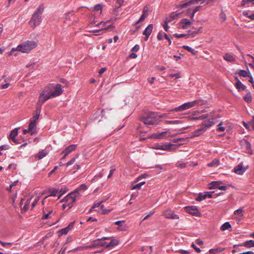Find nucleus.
I'll use <instances>...</instances> for the list:
<instances>
[{
  "mask_svg": "<svg viewBox=\"0 0 254 254\" xmlns=\"http://www.w3.org/2000/svg\"><path fill=\"white\" fill-rule=\"evenodd\" d=\"M63 92L62 85L59 83L54 86H46L40 94L38 104L41 106L48 100L61 95Z\"/></svg>",
  "mask_w": 254,
  "mask_h": 254,
  "instance_id": "1",
  "label": "nucleus"
},
{
  "mask_svg": "<svg viewBox=\"0 0 254 254\" xmlns=\"http://www.w3.org/2000/svg\"><path fill=\"white\" fill-rule=\"evenodd\" d=\"M38 45L37 42L34 41H27L19 45L15 48H12L10 52V55L16 56V54L14 52L17 51L22 53H28L32 49L36 48Z\"/></svg>",
  "mask_w": 254,
  "mask_h": 254,
  "instance_id": "2",
  "label": "nucleus"
},
{
  "mask_svg": "<svg viewBox=\"0 0 254 254\" xmlns=\"http://www.w3.org/2000/svg\"><path fill=\"white\" fill-rule=\"evenodd\" d=\"M45 6L43 3L39 5L37 10L33 14L29 21L31 26L34 28L39 25L42 21V14L44 10Z\"/></svg>",
  "mask_w": 254,
  "mask_h": 254,
  "instance_id": "3",
  "label": "nucleus"
},
{
  "mask_svg": "<svg viewBox=\"0 0 254 254\" xmlns=\"http://www.w3.org/2000/svg\"><path fill=\"white\" fill-rule=\"evenodd\" d=\"M79 190L76 189L73 191L67 194L64 199L63 201L67 202L69 201L68 205L69 208H71L73 206V203L77 199H79L81 194L79 192Z\"/></svg>",
  "mask_w": 254,
  "mask_h": 254,
  "instance_id": "4",
  "label": "nucleus"
},
{
  "mask_svg": "<svg viewBox=\"0 0 254 254\" xmlns=\"http://www.w3.org/2000/svg\"><path fill=\"white\" fill-rule=\"evenodd\" d=\"M199 1H203V0H190L188 1H182L176 4V9H178L177 10H176V15H178L181 13L182 12L179 11V9H184L187 7L188 6L197 3Z\"/></svg>",
  "mask_w": 254,
  "mask_h": 254,
  "instance_id": "5",
  "label": "nucleus"
},
{
  "mask_svg": "<svg viewBox=\"0 0 254 254\" xmlns=\"http://www.w3.org/2000/svg\"><path fill=\"white\" fill-rule=\"evenodd\" d=\"M141 121L146 125H154L157 121V117L154 113L150 112L146 117H143Z\"/></svg>",
  "mask_w": 254,
  "mask_h": 254,
  "instance_id": "6",
  "label": "nucleus"
},
{
  "mask_svg": "<svg viewBox=\"0 0 254 254\" xmlns=\"http://www.w3.org/2000/svg\"><path fill=\"white\" fill-rule=\"evenodd\" d=\"M171 137L172 138L171 141L173 142H175V138L173 135L171 134L170 132L168 131H165L162 132H157L152 134L151 135V137L155 139H163L166 138H169Z\"/></svg>",
  "mask_w": 254,
  "mask_h": 254,
  "instance_id": "7",
  "label": "nucleus"
},
{
  "mask_svg": "<svg viewBox=\"0 0 254 254\" xmlns=\"http://www.w3.org/2000/svg\"><path fill=\"white\" fill-rule=\"evenodd\" d=\"M209 119L204 121L202 125L206 127H209L217 122V119L220 118L219 115H215V113H211L209 115Z\"/></svg>",
  "mask_w": 254,
  "mask_h": 254,
  "instance_id": "8",
  "label": "nucleus"
},
{
  "mask_svg": "<svg viewBox=\"0 0 254 254\" xmlns=\"http://www.w3.org/2000/svg\"><path fill=\"white\" fill-rule=\"evenodd\" d=\"M198 100H194L193 101L185 103L183 105L179 106L178 107H176V112H181L185 110L188 109L191 107H193L198 104Z\"/></svg>",
  "mask_w": 254,
  "mask_h": 254,
  "instance_id": "9",
  "label": "nucleus"
},
{
  "mask_svg": "<svg viewBox=\"0 0 254 254\" xmlns=\"http://www.w3.org/2000/svg\"><path fill=\"white\" fill-rule=\"evenodd\" d=\"M173 145L174 144L171 143H161L154 144L151 147L156 150L169 151L171 149Z\"/></svg>",
  "mask_w": 254,
  "mask_h": 254,
  "instance_id": "10",
  "label": "nucleus"
},
{
  "mask_svg": "<svg viewBox=\"0 0 254 254\" xmlns=\"http://www.w3.org/2000/svg\"><path fill=\"white\" fill-rule=\"evenodd\" d=\"M32 198V197H31L30 198H28L27 199L24 198L21 199L20 202V206L22 210L24 211H27L28 210L29 208V204Z\"/></svg>",
  "mask_w": 254,
  "mask_h": 254,
  "instance_id": "11",
  "label": "nucleus"
},
{
  "mask_svg": "<svg viewBox=\"0 0 254 254\" xmlns=\"http://www.w3.org/2000/svg\"><path fill=\"white\" fill-rule=\"evenodd\" d=\"M56 215V212L53 211V210L49 208H46L43 210V215L42 216V219H48L51 218L52 216Z\"/></svg>",
  "mask_w": 254,
  "mask_h": 254,
  "instance_id": "12",
  "label": "nucleus"
},
{
  "mask_svg": "<svg viewBox=\"0 0 254 254\" xmlns=\"http://www.w3.org/2000/svg\"><path fill=\"white\" fill-rule=\"evenodd\" d=\"M102 247V239H97L93 241L91 245L86 246L85 249L97 248Z\"/></svg>",
  "mask_w": 254,
  "mask_h": 254,
  "instance_id": "13",
  "label": "nucleus"
},
{
  "mask_svg": "<svg viewBox=\"0 0 254 254\" xmlns=\"http://www.w3.org/2000/svg\"><path fill=\"white\" fill-rule=\"evenodd\" d=\"M186 211L190 214L197 216L200 214V212L198 209L194 206L186 207Z\"/></svg>",
  "mask_w": 254,
  "mask_h": 254,
  "instance_id": "14",
  "label": "nucleus"
},
{
  "mask_svg": "<svg viewBox=\"0 0 254 254\" xmlns=\"http://www.w3.org/2000/svg\"><path fill=\"white\" fill-rule=\"evenodd\" d=\"M77 148V144H71L67 146L61 154H65V155H68L72 152L75 150Z\"/></svg>",
  "mask_w": 254,
  "mask_h": 254,
  "instance_id": "15",
  "label": "nucleus"
},
{
  "mask_svg": "<svg viewBox=\"0 0 254 254\" xmlns=\"http://www.w3.org/2000/svg\"><path fill=\"white\" fill-rule=\"evenodd\" d=\"M191 25V22L187 19H183L179 24V27L182 29H187Z\"/></svg>",
  "mask_w": 254,
  "mask_h": 254,
  "instance_id": "16",
  "label": "nucleus"
},
{
  "mask_svg": "<svg viewBox=\"0 0 254 254\" xmlns=\"http://www.w3.org/2000/svg\"><path fill=\"white\" fill-rule=\"evenodd\" d=\"M246 169L243 166V163H240L234 169V171L237 174L242 175L246 171Z\"/></svg>",
  "mask_w": 254,
  "mask_h": 254,
  "instance_id": "17",
  "label": "nucleus"
},
{
  "mask_svg": "<svg viewBox=\"0 0 254 254\" xmlns=\"http://www.w3.org/2000/svg\"><path fill=\"white\" fill-rule=\"evenodd\" d=\"M174 19H175V15L174 14V12H173L171 14V16L170 17L166 18V19L164 22V23L163 25V28L167 32L168 31V28L169 27L168 25V24L169 23H170V22H171L172 20H173Z\"/></svg>",
  "mask_w": 254,
  "mask_h": 254,
  "instance_id": "18",
  "label": "nucleus"
},
{
  "mask_svg": "<svg viewBox=\"0 0 254 254\" xmlns=\"http://www.w3.org/2000/svg\"><path fill=\"white\" fill-rule=\"evenodd\" d=\"M153 25L152 24H149L143 32V34L145 36H150L153 30Z\"/></svg>",
  "mask_w": 254,
  "mask_h": 254,
  "instance_id": "19",
  "label": "nucleus"
},
{
  "mask_svg": "<svg viewBox=\"0 0 254 254\" xmlns=\"http://www.w3.org/2000/svg\"><path fill=\"white\" fill-rule=\"evenodd\" d=\"M237 82L235 84L236 87L240 90H244L246 87L238 79L237 77H235Z\"/></svg>",
  "mask_w": 254,
  "mask_h": 254,
  "instance_id": "20",
  "label": "nucleus"
},
{
  "mask_svg": "<svg viewBox=\"0 0 254 254\" xmlns=\"http://www.w3.org/2000/svg\"><path fill=\"white\" fill-rule=\"evenodd\" d=\"M48 152L46 150H42L39 151L37 154L35 155V157L36 158H38V159H41L46 156L48 154Z\"/></svg>",
  "mask_w": 254,
  "mask_h": 254,
  "instance_id": "21",
  "label": "nucleus"
},
{
  "mask_svg": "<svg viewBox=\"0 0 254 254\" xmlns=\"http://www.w3.org/2000/svg\"><path fill=\"white\" fill-rule=\"evenodd\" d=\"M223 59L225 61L229 62H231V63H233V62H235V61H236V59H235V58L234 57V56H233V55H232L230 54H228V53L226 54L223 56Z\"/></svg>",
  "mask_w": 254,
  "mask_h": 254,
  "instance_id": "22",
  "label": "nucleus"
},
{
  "mask_svg": "<svg viewBox=\"0 0 254 254\" xmlns=\"http://www.w3.org/2000/svg\"><path fill=\"white\" fill-rule=\"evenodd\" d=\"M222 184V182L220 181H213L211 182V184H209V189H214L220 187V185Z\"/></svg>",
  "mask_w": 254,
  "mask_h": 254,
  "instance_id": "23",
  "label": "nucleus"
},
{
  "mask_svg": "<svg viewBox=\"0 0 254 254\" xmlns=\"http://www.w3.org/2000/svg\"><path fill=\"white\" fill-rule=\"evenodd\" d=\"M164 216L167 218L174 219L175 218V214L173 211L170 209H167L164 213Z\"/></svg>",
  "mask_w": 254,
  "mask_h": 254,
  "instance_id": "24",
  "label": "nucleus"
},
{
  "mask_svg": "<svg viewBox=\"0 0 254 254\" xmlns=\"http://www.w3.org/2000/svg\"><path fill=\"white\" fill-rule=\"evenodd\" d=\"M36 124H37L36 123L30 122L28 126V129L30 130V133L31 135H33L36 133L35 128L36 127Z\"/></svg>",
  "mask_w": 254,
  "mask_h": 254,
  "instance_id": "25",
  "label": "nucleus"
},
{
  "mask_svg": "<svg viewBox=\"0 0 254 254\" xmlns=\"http://www.w3.org/2000/svg\"><path fill=\"white\" fill-rule=\"evenodd\" d=\"M234 215L238 219H240L243 216V208H240L234 211Z\"/></svg>",
  "mask_w": 254,
  "mask_h": 254,
  "instance_id": "26",
  "label": "nucleus"
},
{
  "mask_svg": "<svg viewBox=\"0 0 254 254\" xmlns=\"http://www.w3.org/2000/svg\"><path fill=\"white\" fill-rule=\"evenodd\" d=\"M243 14L244 16H247L251 20H254V11L250 10L245 11L243 12Z\"/></svg>",
  "mask_w": 254,
  "mask_h": 254,
  "instance_id": "27",
  "label": "nucleus"
},
{
  "mask_svg": "<svg viewBox=\"0 0 254 254\" xmlns=\"http://www.w3.org/2000/svg\"><path fill=\"white\" fill-rule=\"evenodd\" d=\"M40 113V109H39V111H38V110H37L35 115L33 116V117L31 119L30 122L37 124V121H38V120L39 119V118Z\"/></svg>",
  "mask_w": 254,
  "mask_h": 254,
  "instance_id": "28",
  "label": "nucleus"
},
{
  "mask_svg": "<svg viewBox=\"0 0 254 254\" xmlns=\"http://www.w3.org/2000/svg\"><path fill=\"white\" fill-rule=\"evenodd\" d=\"M241 246L247 248H251L254 247V240H249L243 243Z\"/></svg>",
  "mask_w": 254,
  "mask_h": 254,
  "instance_id": "29",
  "label": "nucleus"
},
{
  "mask_svg": "<svg viewBox=\"0 0 254 254\" xmlns=\"http://www.w3.org/2000/svg\"><path fill=\"white\" fill-rule=\"evenodd\" d=\"M102 8H103V5L101 4H96L93 7L91 8L90 10L95 11H100V14L102 13Z\"/></svg>",
  "mask_w": 254,
  "mask_h": 254,
  "instance_id": "30",
  "label": "nucleus"
},
{
  "mask_svg": "<svg viewBox=\"0 0 254 254\" xmlns=\"http://www.w3.org/2000/svg\"><path fill=\"white\" fill-rule=\"evenodd\" d=\"M232 228L231 224L229 222H226L224 223L220 227V230L222 231L226 230H230Z\"/></svg>",
  "mask_w": 254,
  "mask_h": 254,
  "instance_id": "31",
  "label": "nucleus"
},
{
  "mask_svg": "<svg viewBox=\"0 0 254 254\" xmlns=\"http://www.w3.org/2000/svg\"><path fill=\"white\" fill-rule=\"evenodd\" d=\"M18 134V128H14V129L12 130L10 133V134L9 135V139L11 140L15 138V137Z\"/></svg>",
  "mask_w": 254,
  "mask_h": 254,
  "instance_id": "32",
  "label": "nucleus"
},
{
  "mask_svg": "<svg viewBox=\"0 0 254 254\" xmlns=\"http://www.w3.org/2000/svg\"><path fill=\"white\" fill-rule=\"evenodd\" d=\"M219 164V160L217 159H214L213 161L208 164V166L210 167H217Z\"/></svg>",
  "mask_w": 254,
  "mask_h": 254,
  "instance_id": "33",
  "label": "nucleus"
},
{
  "mask_svg": "<svg viewBox=\"0 0 254 254\" xmlns=\"http://www.w3.org/2000/svg\"><path fill=\"white\" fill-rule=\"evenodd\" d=\"M244 99L247 103H251L252 102V99L251 94L249 90L247 91L246 95L244 97Z\"/></svg>",
  "mask_w": 254,
  "mask_h": 254,
  "instance_id": "34",
  "label": "nucleus"
},
{
  "mask_svg": "<svg viewBox=\"0 0 254 254\" xmlns=\"http://www.w3.org/2000/svg\"><path fill=\"white\" fill-rule=\"evenodd\" d=\"M207 197V194H205V192L204 193H199L198 196L196 198V200L198 201H201L205 199Z\"/></svg>",
  "mask_w": 254,
  "mask_h": 254,
  "instance_id": "35",
  "label": "nucleus"
},
{
  "mask_svg": "<svg viewBox=\"0 0 254 254\" xmlns=\"http://www.w3.org/2000/svg\"><path fill=\"white\" fill-rule=\"evenodd\" d=\"M223 250H224V249L222 248H217L216 249H212L209 250V253L210 254H215L218 252L219 253L222 252L223 251Z\"/></svg>",
  "mask_w": 254,
  "mask_h": 254,
  "instance_id": "36",
  "label": "nucleus"
},
{
  "mask_svg": "<svg viewBox=\"0 0 254 254\" xmlns=\"http://www.w3.org/2000/svg\"><path fill=\"white\" fill-rule=\"evenodd\" d=\"M208 117L207 115H203L199 117H190L189 120L190 121H194V120H202L204 119H205Z\"/></svg>",
  "mask_w": 254,
  "mask_h": 254,
  "instance_id": "37",
  "label": "nucleus"
},
{
  "mask_svg": "<svg viewBox=\"0 0 254 254\" xmlns=\"http://www.w3.org/2000/svg\"><path fill=\"white\" fill-rule=\"evenodd\" d=\"M205 130V129L204 127H201L197 130H196L194 132V134L195 136H199L201 133H202Z\"/></svg>",
  "mask_w": 254,
  "mask_h": 254,
  "instance_id": "38",
  "label": "nucleus"
},
{
  "mask_svg": "<svg viewBox=\"0 0 254 254\" xmlns=\"http://www.w3.org/2000/svg\"><path fill=\"white\" fill-rule=\"evenodd\" d=\"M183 48L185 49V50L189 51L193 55H195L196 51L194 50V49L191 48V47L188 46H183Z\"/></svg>",
  "mask_w": 254,
  "mask_h": 254,
  "instance_id": "39",
  "label": "nucleus"
},
{
  "mask_svg": "<svg viewBox=\"0 0 254 254\" xmlns=\"http://www.w3.org/2000/svg\"><path fill=\"white\" fill-rule=\"evenodd\" d=\"M78 157V155L76 154L74 157H73L70 160H69L66 163H65V165L67 167L69 165L73 164L74 163V162L75 161L76 159Z\"/></svg>",
  "mask_w": 254,
  "mask_h": 254,
  "instance_id": "40",
  "label": "nucleus"
},
{
  "mask_svg": "<svg viewBox=\"0 0 254 254\" xmlns=\"http://www.w3.org/2000/svg\"><path fill=\"white\" fill-rule=\"evenodd\" d=\"M200 29H201V28H200L198 30H195L194 31H190L189 32V35L190 36H191L192 37H194L196 35V34H197V33L200 32Z\"/></svg>",
  "mask_w": 254,
  "mask_h": 254,
  "instance_id": "41",
  "label": "nucleus"
},
{
  "mask_svg": "<svg viewBox=\"0 0 254 254\" xmlns=\"http://www.w3.org/2000/svg\"><path fill=\"white\" fill-rule=\"evenodd\" d=\"M49 191L51 192V194L49 196H56L58 191V190H57L56 189L53 188L50 189Z\"/></svg>",
  "mask_w": 254,
  "mask_h": 254,
  "instance_id": "42",
  "label": "nucleus"
},
{
  "mask_svg": "<svg viewBox=\"0 0 254 254\" xmlns=\"http://www.w3.org/2000/svg\"><path fill=\"white\" fill-rule=\"evenodd\" d=\"M145 183V182L144 181L143 182H141L138 184H137L135 185H134L133 187H132V190H134V189H139Z\"/></svg>",
  "mask_w": 254,
  "mask_h": 254,
  "instance_id": "43",
  "label": "nucleus"
},
{
  "mask_svg": "<svg viewBox=\"0 0 254 254\" xmlns=\"http://www.w3.org/2000/svg\"><path fill=\"white\" fill-rule=\"evenodd\" d=\"M69 231L66 227L63 228L58 231V233H60L61 235H66L68 233Z\"/></svg>",
  "mask_w": 254,
  "mask_h": 254,
  "instance_id": "44",
  "label": "nucleus"
},
{
  "mask_svg": "<svg viewBox=\"0 0 254 254\" xmlns=\"http://www.w3.org/2000/svg\"><path fill=\"white\" fill-rule=\"evenodd\" d=\"M238 73L240 76H243V77H247V76H249L248 74V72L246 70H239V71L238 72Z\"/></svg>",
  "mask_w": 254,
  "mask_h": 254,
  "instance_id": "45",
  "label": "nucleus"
},
{
  "mask_svg": "<svg viewBox=\"0 0 254 254\" xmlns=\"http://www.w3.org/2000/svg\"><path fill=\"white\" fill-rule=\"evenodd\" d=\"M118 244V242L117 240L111 239V241L110 243H109L108 246H110V247H114L115 246H116Z\"/></svg>",
  "mask_w": 254,
  "mask_h": 254,
  "instance_id": "46",
  "label": "nucleus"
},
{
  "mask_svg": "<svg viewBox=\"0 0 254 254\" xmlns=\"http://www.w3.org/2000/svg\"><path fill=\"white\" fill-rule=\"evenodd\" d=\"M176 165L180 168H184L186 167V164L181 161H178Z\"/></svg>",
  "mask_w": 254,
  "mask_h": 254,
  "instance_id": "47",
  "label": "nucleus"
},
{
  "mask_svg": "<svg viewBox=\"0 0 254 254\" xmlns=\"http://www.w3.org/2000/svg\"><path fill=\"white\" fill-rule=\"evenodd\" d=\"M146 16H145V14H142L140 18L135 22V25H137L144 20Z\"/></svg>",
  "mask_w": 254,
  "mask_h": 254,
  "instance_id": "48",
  "label": "nucleus"
},
{
  "mask_svg": "<svg viewBox=\"0 0 254 254\" xmlns=\"http://www.w3.org/2000/svg\"><path fill=\"white\" fill-rule=\"evenodd\" d=\"M40 200V196H37L35 199L34 200V201L32 202V209H33L37 204V202L39 201Z\"/></svg>",
  "mask_w": 254,
  "mask_h": 254,
  "instance_id": "49",
  "label": "nucleus"
},
{
  "mask_svg": "<svg viewBox=\"0 0 254 254\" xmlns=\"http://www.w3.org/2000/svg\"><path fill=\"white\" fill-rule=\"evenodd\" d=\"M87 189V186L85 184H81L80 186L77 189L78 190H85Z\"/></svg>",
  "mask_w": 254,
  "mask_h": 254,
  "instance_id": "50",
  "label": "nucleus"
},
{
  "mask_svg": "<svg viewBox=\"0 0 254 254\" xmlns=\"http://www.w3.org/2000/svg\"><path fill=\"white\" fill-rule=\"evenodd\" d=\"M101 210H102V213L103 214H107L110 212V210H108L104 208V206L103 205H102L101 206Z\"/></svg>",
  "mask_w": 254,
  "mask_h": 254,
  "instance_id": "51",
  "label": "nucleus"
},
{
  "mask_svg": "<svg viewBox=\"0 0 254 254\" xmlns=\"http://www.w3.org/2000/svg\"><path fill=\"white\" fill-rule=\"evenodd\" d=\"M102 202L103 201H102L94 203V205L91 208L90 211H92L96 207H99L101 205V204L102 203Z\"/></svg>",
  "mask_w": 254,
  "mask_h": 254,
  "instance_id": "52",
  "label": "nucleus"
},
{
  "mask_svg": "<svg viewBox=\"0 0 254 254\" xmlns=\"http://www.w3.org/2000/svg\"><path fill=\"white\" fill-rule=\"evenodd\" d=\"M125 223V220H120V221H117L115 222V224L116 225H118L120 227H121L123 226V224Z\"/></svg>",
  "mask_w": 254,
  "mask_h": 254,
  "instance_id": "53",
  "label": "nucleus"
},
{
  "mask_svg": "<svg viewBox=\"0 0 254 254\" xmlns=\"http://www.w3.org/2000/svg\"><path fill=\"white\" fill-rule=\"evenodd\" d=\"M139 46L138 44H136L131 49V51L136 52L139 50Z\"/></svg>",
  "mask_w": 254,
  "mask_h": 254,
  "instance_id": "54",
  "label": "nucleus"
},
{
  "mask_svg": "<svg viewBox=\"0 0 254 254\" xmlns=\"http://www.w3.org/2000/svg\"><path fill=\"white\" fill-rule=\"evenodd\" d=\"M222 125V123H220L218 124V128L217 129L218 131H224L225 130V127H222L221 125Z\"/></svg>",
  "mask_w": 254,
  "mask_h": 254,
  "instance_id": "55",
  "label": "nucleus"
},
{
  "mask_svg": "<svg viewBox=\"0 0 254 254\" xmlns=\"http://www.w3.org/2000/svg\"><path fill=\"white\" fill-rule=\"evenodd\" d=\"M8 149V146L7 145H1L0 146V155H2L1 151L3 150H7Z\"/></svg>",
  "mask_w": 254,
  "mask_h": 254,
  "instance_id": "56",
  "label": "nucleus"
},
{
  "mask_svg": "<svg viewBox=\"0 0 254 254\" xmlns=\"http://www.w3.org/2000/svg\"><path fill=\"white\" fill-rule=\"evenodd\" d=\"M176 253H179L182 254H190V252L188 251H185V250H179L178 251H176Z\"/></svg>",
  "mask_w": 254,
  "mask_h": 254,
  "instance_id": "57",
  "label": "nucleus"
},
{
  "mask_svg": "<svg viewBox=\"0 0 254 254\" xmlns=\"http://www.w3.org/2000/svg\"><path fill=\"white\" fill-rule=\"evenodd\" d=\"M248 2H252L253 4L254 3V0H242V5H245L246 3Z\"/></svg>",
  "mask_w": 254,
  "mask_h": 254,
  "instance_id": "58",
  "label": "nucleus"
},
{
  "mask_svg": "<svg viewBox=\"0 0 254 254\" xmlns=\"http://www.w3.org/2000/svg\"><path fill=\"white\" fill-rule=\"evenodd\" d=\"M74 222H70L69 225L66 227L68 230L69 231L74 226Z\"/></svg>",
  "mask_w": 254,
  "mask_h": 254,
  "instance_id": "59",
  "label": "nucleus"
},
{
  "mask_svg": "<svg viewBox=\"0 0 254 254\" xmlns=\"http://www.w3.org/2000/svg\"><path fill=\"white\" fill-rule=\"evenodd\" d=\"M191 247L195 250V251L197 253H200L201 250L199 248L196 247V246L194 244H192Z\"/></svg>",
  "mask_w": 254,
  "mask_h": 254,
  "instance_id": "60",
  "label": "nucleus"
},
{
  "mask_svg": "<svg viewBox=\"0 0 254 254\" xmlns=\"http://www.w3.org/2000/svg\"><path fill=\"white\" fill-rule=\"evenodd\" d=\"M115 171V168H112L110 170L109 174L108 176V178H110L112 177V176L113 175Z\"/></svg>",
  "mask_w": 254,
  "mask_h": 254,
  "instance_id": "61",
  "label": "nucleus"
},
{
  "mask_svg": "<svg viewBox=\"0 0 254 254\" xmlns=\"http://www.w3.org/2000/svg\"><path fill=\"white\" fill-rule=\"evenodd\" d=\"M106 70V68L104 67L101 68L99 71V76H101L102 74Z\"/></svg>",
  "mask_w": 254,
  "mask_h": 254,
  "instance_id": "62",
  "label": "nucleus"
},
{
  "mask_svg": "<svg viewBox=\"0 0 254 254\" xmlns=\"http://www.w3.org/2000/svg\"><path fill=\"white\" fill-rule=\"evenodd\" d=\"M200 6H196L192 9V11L194 13H196V12L200 10Z\"/></svg>",
  "mask_w": 254,
  "mask_h": 254,
  "instance_id": "63",
  "label": "nucleus"
},
{
  "mask_svg": "<svg viewBox=\"0 0 254 254\" xmlns=\"http://www.w3.org/2000/svg\"><path fill=\"white\" fill-rule=\"evenodd\" d=\"M250 77V79L249 80V81L252 84V86L254 88V81L253 80V78L252 76H249Z\"/></svg>",
  "mask_w": 254,
  "mask_h": 254,
  "instance_id": "64",
  "label": "nucleus"
}]
</instances>
